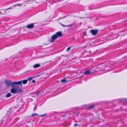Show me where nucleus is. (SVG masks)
<instances>
[{"mask_svg":"<svg viewBox=\"0 0 127 127\" xmlns=\"http://www.w3.org/2000/svg\"><path fill=\"white\" fill-rule=\"evenodd\" d=\"M38 115L36 114V113H34V114H32V117H33V116H35V115Z\"/></svg>","mask_w":127,"mask_h":127,"instance_id":"6ab92c4d","label":"nucleus"},{"mask_svg":"<svg viewBox=\"0 0 127 127\" xmlns=\"http://www.w3.org/2000/svg\"><path fill=\"white\" fill-rule=\"evenodd\" d=\"M11 92L13 93H16V89L15 88H12L11 89Z\"/></svg>","mask_w":127,"mask_h":127,"instance_id":"1a4fd4ad","label":"nucleus"},{"mask_svg":"<svg viewBox=\"0 0 127 127\" xmlns=\"http://www.w3.org/2000/svg\"><path fill=\"white\" fill-rule=\"evenodd\" d=\"M83 34H84V36H85L86 35H87L86 32H84L83 33Z\"/></svg>","mask_w":127,"mask_h":127,"instance_id":"412c9836","label":"nucleus"},{"mask_svg":"<svg viewBox=\"0 0 127 127\" xmlns=\"http://www.w3.org/2000/svg\"><path fill=\"white\" fill-rule=\"evenodd\" d=\"M11 8H11V7L10 9H11Z\"/></svg>","mask_w":127,"mask_h":127,"instance_id":"c756f323","label":"nucleus"},{"mask_svg":"<svg viewBox=\"0 0 127 127\" xmlns=\"http://www.w3.org/2000/svg\"><path fill=\"white\" fill-rule=\"evenodd\" d=\"M123 100H124L125 101H127V98L124 99Z\"/></svg>","mask_w":127,"mask_h":127,"instance_id":"5701e85b","label":"nucleus"},{"mask_svg":"<svg viewBox=\"0 0 127 127\" xmlns=\"http://www.w3.org/2000/svg\"><path fill=\"white\" fill-rule=\"evenodd\" d=\"M17 5H18V6H21V4H16L15 5V6H17Z\"/></svg>","mask_w":127,"mask_h":127,"instance_id":"4be33fe9","label":"nucleus"},{"mask_svg":"<svg viewBox=\"0 0 127 127\" xmlns=\"http://www.w3.org/2000/svg\"><path fill=\"white\" fill-rule=\"evenodd\" d=\"M7 60V59L5 60Z\"/></svg>","mask_w":127,"mask_h":127,"instance_id":"7c9ffc66","label":"nucleus"},{"mask_svg":"<svg viewBox=\"0 0 127 127\" xmlns=\"http://www.w3.org/2000/svg\"><path fill=\"white\" fill-rule=\"evenodd\" d=\"M42 94L41 92H38L37 93V96L40 95Z\"/></svg>","mask_w":127,"mask_h":127,"instance_id":"dca6fc26","label":"nucleus"},{"mask_svg":"<svg viewBox=\"0 0 127 127\" xmlns=\"http://www.w3.org/2000/svg\"><path fill=\"white\" fill-rule=\"evenodd\" d=\"M61 81L63 83L66 81L67 80H65V79H64L61 80Z\"/></svg>","mask_w":127,"mask_h":127,"instance_id":"f3484780","label":"nucleus"},{"mask_svg":"<svg viewBox=\"0 0 127 127\" xmlns=\"http://www.w3.org/2000/svg\"><path fill=\"white\" fill-rule=\"evenodd\" d=\"M9 9V8H8V9H6V10H8V9Z\"/></svg>","mask_w":127,"mask_h":127,"instance_id":"cd10ccee","label":"nucleus"},{"mask_svg":"<svg viewBox=\"0 0 127 127\" xmlns=\"http://www.w3.org/2000/svg\"><path fill=\"white\" fill-rule=\"evenodd\" d=\"M36 108H35V107H34V111H35V110L36 109Z\"/></svg>","mask_w":127,"mask_h":127,"instance_id":"bb28decb","label":"nucleus"},{"mask_svg":"<svg viewBox=\"0 0 127 127\" xmlns=\"http://www.w3.org/2000/svg\"><path fill=\"white\" fill-rule=\"evenodd\" d=\"M94 107V105H92L90 106L89 107H88V109H92V108H93Z\"/></svg>","mask_w":127,"mask_h":127,"instance_id":"f8f14e48","label":"nucleus"},{"mask_svg":"<svg viewBox=\"0 0 127 127\" xmlns=\"http://www.w3.org/2000/svg\"><path fill=\"white\" fill-rule=\"evenodd\" d=\"M5 83L7 86L9 87L11 85V84H12V82L11 81L6 79L5 80Z\"/></svg>","mask_w":127,"mask_h":127,"instance_id":"7ed1b4c3","label":"nucleus"},{"mask_svg":"<svg viewBox=\"0 0 127 127\" xmlns=\"http://www.w3.org/2000/svg\"><path fill=\"white\" fill-rule=\"evenodd\" d=\"M46 115V114H44L43 115H41L40 116H41L42 117V116H43Z\"/></svg>","mask_w":127,"mask_h":127,"instance_id":"393cba45","label":"nucleus"},{"mask_svg":"<svg viewBox=\"0 0 127 127\" xmlns=\"http://www.w3.org/2000/svg\"><path fill=\"white\" fill-rule=\"evenodd\" d=\"M61 24V25L62 26H63L64 27H69L71 26V25H67V26H66V25H63L62 24Z\"/></svg>","mask_w":127,"mask_h":127,"instance_id":"4468645a","label":"nucleus"},{"mask_svg":"<svg viewBox=\"0 0 127 127\" xmlns=\"http://www.w3.org/2000/svg\"><path fill=\"white\" fill-rule=\"evenodd\" d=\"M11 95V94L10 93H9L6 95V97H9Z\"/></svg>","mask_w":127,"mask_h":127,"instance_id":"2eb2a0df","label":"nucleus"},{"mask_svg":"<svg viewBox=\"0 0 127 127\" xmlns=\"http://www.w3.org/2000/svg\"><path fill=\"white\" fill-rule=\"evenodd\" d=\"M14 88L16 89V93H21L23 91V90L22 89L17 87H15Z\"/></svg>","mask_w":127,"mask_h":127,"instance_id":"423d86ee","label":"nucleus"},{"mask_svg":"<svg viewBox=\"0 0 127 127\" xmlns=\"http://www.w3.org/2000/svg\"><path fill=\"white\" fill-rule=\"evenodd\" d=\"M21 52H19V53H21Z\"/></svg>","mask_w":127,"mask_h":127,"instance_id":"c85d7f7f","label":"nucleus"},{"mask_svg":"<svg viewBox=\"0 0 127 127\" xmlns=\"http://www.w3.org/2000/svg\"><path fill=\"white\" fill-rule=\"evenodd\" d=\"M27 81L28 80V81H30L31 80H32V77H30L29 78H27Z\"/></svg>","mask_w":127,"mask_h":127,"instance_id":"a211bd4d","label":"nucleus"},{"mask_svg":"<svg viewBox=\"0 0 127 127\" xmlns=\"http://www.w3.org/2000/svg\"><path fill=\"white\" fill-rule=\"evenodd\" d=\"M41 66L40 64H37L33 66V67L34 68H37L38 67Z\"/></svg>","mask_w":127,"mask_h":127,"instance_id":"9d476101","label":"nucleus"},{"mask_svg":"<svg viewBox=\"0 0 127 127\" xmlns=\"http://www.w3.org/2000/svg\"><path fill=\"white\" fill-rule=\"evenodd\" d=\"M14 108L11 107L7 111L6 113V115H10L14 114L15 113L14 112Z\"/></svg>","mask_w":127,"mask_h":127,"instance_id":"f257e3e1","label":"nucleus"},{"mask_svg":"<svg viewBox=\"0 0 127 127\" xmlns=\"http://www.w3.org/2000/svg\"><path fill=\"white\" fill-rule=\"evenodd\" d=\"M22 81H14L13 82H12V84H11V87L12 88H14L15 87H17L15 85H21L22 84Z\"/></svg>","mask_w":127,"mask_h":127,"instance_id":"f03ea898","label":"nucleus"},{"mask_svg":"<svg viewBox=\"0 0 127 127\" xmlns=\"http://www.w3.org/2000/svg\"><path fill=\"white\" fill-rule=\"evenodd\" d=\"M55 34L57 36V37L61 36L63 35L62 34L61 32H56Z\"/></svg>","mask_w":127,"mask_h":127,"instance_id":"6e6552de","label":"nucleus"},{"mask_svg":"<svg viewBox=\"0 0 127 127\" xmlns=\"http://www.w3.org/2000/svg\"><path fill=\"white\" fill-rule=\"evenodd\" d=\"M78 125L77 124H74V126L75 127V126H77Z\"/></svg>","mask_w":127,"mask_h":127,"instance_id":"b1692460","label":"nucleus"},{"mask_svg":"<svg viewBox=\"0 0 127 127\" xmlns=\"http://www.w3.org/2000/svg\"><path fill=\"white\" fill-rule=\"evenodd\" d=\"M27 80H23L22 82L23 84H25L27 82Z\"/></svg>","mask_w":127,"mask_h":127,"instance_id":"ddd939ff","label":"nucleus"},{"mask_svg":"<svg viewBox=\"0 0 127 127\" xmlns=\"http://www.w3.org/2000/svg\"><path fill=\"white\" fill-rule=\"evenodd\" d=\"M57 36L55 34L53 35L51 39V42H54L55 40L57 39Z\"/></svg>","mask_w":127,"mask_h":127,"instance_id":"20e7f679","label":"nucleus"},{"mask_svg":"<svg viewBox=\"0 0 127 127\" xmlns=\"http://www.w3.org/2000/svg\"><path fill=\"white\" fill-rule=\"evenodd\" d=\"M91 32L93 35H95L97 33L98 30H92L91 31Z\"/></svg>","mask_w":127,"mask_h":127,"instance_id":"0eeeda50","label":"nucleus"},{"mask_svg":"<svg viewBox=\"0 0 127 127\" xmlns=\"http://www.w3.org/2000/svg\"><path fill=\"white\" fill-rule=\"evenodd\" d=\"M34 27V25L33 23L29 24L26 26L27 28L28 29H31L33 28Z\"/></svg>","mask_w":127,"mask_h":127,"instance_id":"39448f33","label":"nucleus"},{"mask_svg":"<svg viewBox=\"0 0 127 127\" xmlns=\"http://www.w3.org/2000/svg\"><path fill=\"white\" fill-rule=\"evenodd\" d=\"M90 72V71L89 70H87L85 71L84 73V74L86 75L87 74H89Z\"/></svg>","mask_w":127,"mask_h":127,"instance_id":"9b49d317","label":"nucleus"},{"mask_svg":"<svg viewBox=\"0 0 127 127\" xmlns=\"http://www.w3.org/2000/svg\"><path fill=\"white\" fill-rule=\"evenodd\" d=\"M71 48V47H69L67 48L66 50V51H69V50H70Z\"/></svg>","mask_w":127,"mask_h":127,"instance_id":"aec40b11","label":"nucleus"},{"mask_svg":"<svg viewBox=\"0 0 127 127\" xmlns=\"http://www.w3.org/2000/svg\"><path fill=\"white\" fill-rule=\"evenodd\" d=\"M32 82L33 83H34L35 82V81L34 80H32Z\"/></svg>","mask_w":127,"mask_h":127,"instance_id":"a878e982","label":"nucleus"}]
</instances>
